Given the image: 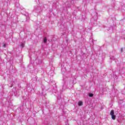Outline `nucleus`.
Returning <instances> with one entry per match:
<instances>
[{"mask_svg": "<svg viewBox=\"0 0 125 125\" xmlns=\"http://www.w3.org/2000/svg\"><path fill=\"white\" fill-rule=\"evenodd\" d=\"M110 115L111 116V118L112 120H116V115H115V111L114 110H112L110 111Z\"/></svg>", "mask_w": 125, "mask_h": 125, "instance_id": "1", "label": "nucleus"}, {"mask_svg": "<svg viewBox=\"0 0 125 125\" xmlns=\"http://www.w3.org/2000/svg\"><path fill=\"white\" fill-rule=\"evenodd\" d=\"M40 9H41V8L39 6H35L34 7V10L35 11V12H36L37 13H40V12H41Z\"/></svg>", "mask_w": 125, "mask_h": 125, "instance_id": "2", "label": "nucleus"}, {"mask_svg": "<svg viewBox=\"0 0 125 125\" xmlns=\"http://www.w3.org/2000/svg\"><path fill=\"white\" fill-rule=\"evenodd\" d=\"M78 105L79 106H83V102H82V101H80V102H78Z\"/></svg>", "mask_w": 125, "mask_h": 125, "instance_id": "3", "label": "nucleus"}, {"mask_svg": "<svg viewBox=\"0 0 125 125\" xmlns=\"http://www.w3.org/2000/svg\"><path fill=\"white\" fill-rule=\"evenodd\" d=\"M24 46H25V44H24L23 43H22L21 44L20 47L23 48V47H24Z\"/></svg>", "mask_w": 125, "mask_h": 125, "instance_id": "4", "label": "nucleus"}, {"mask_svg": "<svg viewBox=\"0 0 125 125\" xmlns=\"http://www.w3.org/2000/svg\"><path fill=\"white\" fill-rule=\"evenodd\" d=\"M47 42V39H46V37H45L43 39V42L44 43H46Z\"/></svg>", "mask_w": 125, "mask_h": 125, "instance_id": "5", "label": "nucleus"}, {"mask_svg": "<svg viewBox=\"0 0 125 125\" xmlns=\"http://www.w3.org/2000/svg\"><path fill=\"white\" fill-rule=\"evenodd\" d=\"M89 97H93V94H92V93L89 94Z\"/></svg>", "mask_w": 125, "mask_h": 125, "instance_id": "6", "label": "nucleus"}, {"mask_svg": "<svg viewBox=\"0 0 125 125\" xmlns=\"http://www.w3.org/2000/svg\"><path fill=\"white\" fill-rule=\"evenodd\" d=\"M3 46H4V47H5V46H6L5 44H4L3 45Z\"/></svg>", "mask_w": 125, "mask_h": 125, "instance_id": "7", "label": "nucleus"}, {"mask_svg": "<svg viewBox=\"0 0 125 125\" xmlns=\"http://www.w3.org/2000/svg\"><path fill=\"white\" fill-rule=\"evenodd\" d=\"M121 52H123V48H121Z\"/></svg>", "mask_w": 125, "mask_h": 125, "instance_id": "8", "label": "nucleus"}]
</instances>
